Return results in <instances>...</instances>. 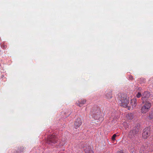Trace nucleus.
<instances>
[{
    "label": "nucleus",
    "instance_id": "f257e3e1",
    "mask_svg": "<svg viewBox=\"0 0 153 153\" xmlns=\"http://www.w3.org/2000/svg\"><path fill=\"white\" fill-rule=\"evenodd\" d=\"M102 114L101 111L98 108L94 107L93 108L90 112V115L95 120H97L102 118Z\"/></svg>",
    "mask_w": 153,
    "mask_h": 153
},
{
    "label": "nucleus",
    "instance_id": "f03ea898",
    "mask_svg": "<svg viewBox=\"0 0 153 153\" xmlns=\"http://www.w3.org/2000/svg\"><path fill=\"white\" fill-rule=\"evenodd\" d=\"M142 103L144 104L141 107V112L142 113H146L149 110L151 104L150 101H145Z\"/></svg>",
    "mask_w": 153,
    "mask_h": 153
},
{
    "label": "nucleus",
    "instance_id": "7ed1b4c3",
    "mask_svg": "<svg viewBox=\"0 0 153 153\" xmlns=\"http://www.w3.org/2000/svg\"><path fill=\"white\" fill-rule=\"evenodd\" d=\"M140 130V127L139 125H137L134 127L133 129L131 130L129 133L128 136L130 138H132L138 134Z\"/></svg>",
    "mask_w": 153,
    "mask_h": 153
},
{
    "label": "nucleus",
    "instance_id": "20e7f679",
    "mask_svg": "<svg viewBox=\"0 0 153 153\" xmlns=\"http://www.w3.org/2000/svg\"><path fill=\"white\" fill-rule=\"evenodd\" d=\"M129 97L126 96L121 97L119 103L120 106L124 107H127L129 103Z\"/></svg>",
    "mask_w": 153,
    "mask_h": 153
},
{
    "label": "nucleus",
    "instance_id": "39448f33",
    "mask_svg": "<svg viewBox=\"0 0 153 153\" xmlns=\"http://www.w3.org/2000/svg\"><path fill=\"white\" fill-rule=\"evenodd\" d=\"M58 139L56 136L54 134L49 136L48 137L47 143L49 144H52L57 143Z\"/></svg>",
    "mask_w": 153,
    "mask_h": 153
},
{
    "label": "nucleus",
    "instance_id": "423d86ee",
    "mask_svg": "<svg viewBox=\"0 0 153 153\" xmlns=\"http://www.w3.org/2000/svg\"><path fill=\"white\" fill-rule=\"evenodd\" d=\"M150 97V94L148 91H146L143 94L142 100V102H144L145 101H149V98Z\"/></svg>",
    "mask_w": 153,
    "mask_h": 153
},
{
    "label": "nucleus",
    "instance_id": "0eeeda50",
    "mask_svg": "<svg viewBox=\"0 0 153 153\" xmlns=\"http://www.w3.org/2000/svg\"><path fill=\"white\" fill-rule=\"evenodd\" d=\"M150 133V128L149 127L145 128L143 130L142 134L143 137L144 139H146L149 136Z\"/></svg>",
    "mask_w": 153,
    "mask_h": 153
},
{
    "label": "nucleus",
    "instance_id": "6e6552de",
    "mask_svg": "<svg viewBox=\"0 0 153 153\" xmlns=\"http://www.w3.org/2000/svg\"><path fill=\"white\" fill-rule=\"evenodd\" d=\"M82 124V121L79 117L77 118L74 123L75 127L76 128H78Z\"/></svg>",
    "mask_w": 153,
    "mask_h": 153
},
{
    "label": "nucleus",
    "instance_id": "1a4fd4ad",
    "mask_svg": "<svg viewBox=\"0 0 153 153\" xmlns=\"http://www.w3.org/2000/svg\"><path fill=\"white\" fill-rule=\"evenodd\" d=\"M86 102V100L84 99H82L80 101H78L76 102L77 106L79 107H82Z\"/></svg>",
    "mask_w": 153,
    "mask_h": 153
},
{
    "label": "nucleus",
    "instance_id": "9d476101",
    "mask_svg": "<svg viewBox=\"0 0 153 153\" xmlns=\"http://www.w3.org/2000/svg\"><path fill=\"white\" fill-rule=\"evenodd\" d=\"M85 153H93V151L91 146H87L84 149Z\"/></svg>",
    "mask_w": 153,
    "mask_h": 153
},
{
    "label": "nucleus",
    "instance_id": "9b49d317",
    "mask_svg": "<svg viewBox=\"0 0 153 153\" xmlns=\"http://www.w3.org/2000/svg\"><path fill=\"white\" fill-rule=\"evenodd\" d=\"M128 149L132 153H135L134 145V143L130 144L128 146Z\"/></svg>",
    "mask_w": 153,
    "mask_h": 153
},
{
    "label": "nucleus",
    "instance_id": "f8f14e48",
    "mask_svg": "<svg viewBox=\"0 0 153 153\" xmlns=\"http://www.w3.org/2000/svg\"><path fill=\"white\" fill-rule=\"evenodd\" d=\"M105 98L108 99H110L112 97V91H108L105 94Z\"/></svg>",
    "mask_w": 153,
    "mask_h": 153
},
{
    "label": "nucleus",
    "instance_id": "ddd939ff",
    "mask_svg": "<svg viewBox=\"0 0 153 153\" xmlns=\"http://www.w3.org/2000/svg\"><path fill=\"white\" fill-rule=\"evenodd\" d=\"M131 105L133 107H135L137 104L136 99L135 98H133L131 100L130 102Z\"/></svg>",
    "mask_w": 153,
    "mask_h": 153
},
{
    "label": "nucleus",
    "instance_id": "4468645a",
    "mask_svg": "<svg viewBox=\"0 0 153 153\" xmlns=\"http://www.w3.org/2000/svg\"><path fill=\"white\" fill-rule=\"evenodd\" d=\"M126 117L128 120H132L134 117L133 114L132 113L128 114L126 116Z\"/></svg>",
    "mask_w": 153,
    "mask_h": 153
},
{
    "label": "nucleus",
    "instance_id": "2eb2a0df",
    "mask_svg": "<svg viewBox=\"0 0 153 153\" xmlns=\"http://www.w3.org/2000/svg\"><path fill=\"white\" fill-rule=\"evenodd\" d=\"M149 117L150 120L153 118V110H152L150 112Z\"/></svg>",
    "mask_w": 153,
    "mask_h": 153
},
{
    "label": "nucleus",
    "instance_id": "dca6fc26",
    "mask_svg": "<svg viewBox=\"0 0 153 153\" xmlns=\"http://www.w3.org/2000/svg\"><path fill=\"white\" fill-rule=\"evenodd\" d=\"M141 93L140 92H139L136 95V97L137 98H140L141 96Z\"/></svg>",
    "mask_w": 153,
    "mask_h": 153
},
{
    "label": "nucleus",
    "instance_id": "f3484780",
    "mask_svg": "<svg viewBox=\"0 0 153 153\" xmlns=\"http://www.w3.org/2000/svg\"><path fill=\"white\" fill-rule=\"evenodd\" d=\"M117 135L116 134H114L112 137V140H115V138L116 137Z\"/></svg>",
    "mask_w": 153,
    "mask_h": 153
},
{
    "label": "nucleus",
    "instance_id": "a211bd4d",
    "mask_svg": "<svg viewBox=\"0 0 153 153\" xmlns=\"http://www.w3.org/2000/svg\"><path fill=\"white\" fill-rule=\"evenodd\" d=\"M1 47L3 49H5L7 48V47L5 45L3 44L1 45Z\"/></svg>",
    "mask_w": 153,
    "mask_h": 153
},
{
    "label": "nucleus",
    "instance_id": "6ab92c4d",
    "mask_svg": "<svg viewBox=\"0 0 153 153\" xmlns=\"http://www.w3.org/2000/svg\"><path fill=\"white\" fill-rule=\"evenodd\" d=\"M129 79L130 80H132L133 79V77L132 76H130L129 77Z\"/></svg>",
    "mask_w": 153,
    "mask_h": 153
},
{
    "label": "nucleus",
    "instance_id": "aec40b11",
    "mask_svg": "<svg viewBox=\"0 0 153 153\" xmlns=\"http://www.w3.org/2000/svg\"><path fill=\"white\" fill-rule=\"evenodd\" d=\"M66 111H67V113H66V112L65 113V114H67V115H68V116L69 115H70V114H69V113L68 112V110H66Z\"/></svg>",
    "mask_w": 153,
    "mask_h": 153
},
{
    "label": "nucleus",
    "instance_id": "412c9836",
    "mask_svg": "<svg viewBox=\"0 0 153 153\" xmlns=\"http://www.w3.org/2000/svg\"><path fill=\"white\" fill-rule=\"evenodd\" d=\"M117 153H124L123 151H121L117 152Z\"/></svg>",
    "mask_w": 153,
    "mask_h": 153
}]
</instances>
